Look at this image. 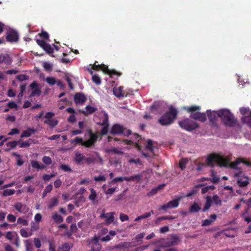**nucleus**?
<instances>
[{
    "label": "nucleus",
    "mask_w": 251,
    "mask_h": 251,
    "mask_svg": "<svg viewBox=\"0 0 251 251\" xmlns=\"http://www.w3.org/2000/svg\"><path fill=\"white\" fill-rule=\"evenodd\" d=\"M206 163L208 166L211 167L216 164L220 166L227 167L229 165L230 160L227 157L213 153L208 156Z\"/></svg>",
    "instance_id": "nucleus-1"
},
{
    "label": "nucleus",
    "mask_w": 251,
    "mask_h": 251,
    "mask_svg": "<svg viewBox=\"0 0 251 251\" xmlns=\"http://www.w3.org/2000/svg\"><path fill=\"white\" fill-rule=\"evenodd\" d=\"M218 117L220 118L223 123L226 126L233 127L237 123V120L230 111L226 109L218 110Z\"/></svg>",
    "instance_id": "nucleus-2"
},
{
    "label": "nucleus",
    "mask_w": 251,
    "mask_h": 251,
    "mask_svg": "<svg viewBox=\"0 0 251 251\" xmlns=\"http://www.w3.org/2000/svg\"><path fill=\"white\" fill-rule=\"evenodd\" d=\"M177 114V110L173 106H171L169 111L162 116L159 119V123L162 126H167L172 124L176 119Z\"/></svg>",
    "instance_id": "nucleus-3"
},
{
    "label": "nucleus",
    "mask_w": 251,
    "mask_h": 251,
    "mask_svg": "<svg viewBox=\"0 0 251 251\" xmlns=\"http://www.w3.org/2000/svg\"><path fill=\"white\" fill-rule=\"evenodd\" d=\"M164 239H161L158 241V243L160 244L158 246L160 248H168L172 246L178 245L181 240L179 237L176 234H172L170 235V238H167L164 243H160L164 241Z\"/></svg>",
    "instance_id": "nucleus-4"
},
{
    "label": "nucleus",
    "mask_w": 251,
    "mask_h": 251,
    "mask_svg": "<svg viewBox=\"0 0 251 251\" xmlns=\"http://www.w3.org/2000/svg\"><path fill=\"white\" fill-rule=\"evenodd\" d=\"M179 125L182 128L189 131L194 130L199 127L197 123L189 119H186L179 122Z\"/></svg>",
    "instance_id": "nucleus-5"
},
{
    "label": "nucleus",
    "mask_w": 251,
    "mask_h": 251,
    "mask_svg": "<svg viewBox=\"0 0 251 251\" xmlns=\"http://www.w3.org/2000/svg\"><path fill=\"white\" fill-rule=\"evenodd\" d=\"M100 115L103 116L104 120L102 122L99 121L97 122V125L103 126L101 129L100 134L101 135H105L107 134L108 131V127L109 126L108 123L109 117L108 114L106 113L101 112Z\"/></svg>",
    "instance_id": "nucleus-6"
},
{
    "label": "nucleus",
    "mask_w": 251,
    "mask_h": 251,
    "mask_svg": "<svg viewBox=\"0 0 251 251\" xmlns=\"http://www.w3.org/2000/svg\"><path fill=\"white\" fill-rule=\"evenodd\" d=\"M141 139V136L137 134H134L132 135L131 140H124V142L128 145L134 146L139 151H140L142 150V147L139 144L138 142H139Z\"/></svg>",
    "instance_id": "nucleus-7"
},
{
    "label": "nucleus",
    "mask_w": 251,
    "mask_h": 251,
    "mask_svg": "<svg viewBox=\"0 0 251 251\" xmlns=\"http://www.w3.org/2000/svg\"><path fill=\"white\" fill-rule=\"evenodd\" d=\"M36 41L37 44L47 53L51 54L53 53L54 50L50 45L47 43L45 41L42 40L37 39Z\"/></svg>",
    "instance_id": "nucleus-8"
},
{
    "label": "nucleus",
    "mask_w": 251,
    "mask_h": 251,
    "mask_svg": "<svg viewBox=\"0 0 251 251\" xmlns=\"http://www.w3.org/2000/svg\"><path fill=\"white\" fill-rule=\"evenodd\" d=\"M180 198L173 200L169 201L167 204L161 206L159 209L166 210L168 208H174L178 207Z\"/></svg>",
    "instance_id": "nucleus-9"
},
{
    "label": "nucleus",
    "mask_w": 251,
    "mask_h": 251,
    "mask_svg": "<svg viewBox=\"0 0 251 251\" xmlns=\"http://www.w3.org/2000/svg\"><path fill=\"white\" fill-rule=\"evenodd\" d=\"M6 40L9 42H15L19 39V34L18 32L14 30H11L7 32L6 36Z\"/></svg>",
    "instance_id": "nucleus-10"
},
{
    "label": "nucleus",
    "mask_w": 251,
    "mask_h": 251,
    "mask_svg": "<svg viewBox=\"0 0 251 251\" xmlns=\"http://www.w3.org/2000/svg\"><path fill=\"white\" fill-rule=\"evenodd\" d=\"M14 208L19 212L23 214H25L29 211V208L22 202H18L14 205Z\"/></svg>",
    "instance_id": "nucleus-11"
},
{
    "label": "nucleus",
    "mask_w": 251,
    "mask_h": 251,
    "mask_svg": "<svg viewBox=\"0 0 251 251\" xmlns=\"http://www.w3.org/2000/svg\"><path fill=\"white\" fill-rule=\"evenodd\" d=\"M113 212H109L105 213L104 212H103L100 216V218H105V222L107 224L110 225L112 223L114 220V217L113 215Z\"/></svg>",
    "instance_id": "nucleus-12"
},
{
    "label": "nucleus",
    "mask_w": 251,
    "mask_h": 251,
    "mask_svg": "<svg viewBox=\"0 0 251 251\" xmlns=\"http://www.w3.org/2000/svg\"><path fill=\"white\" fill-rule=\"evenodd\" d=\"M111 134L118 135L123 134L124 132V127L119 124H114L110 131Z\"/></svg>",
    "instance_id": "nucleus-13"
},
{
    "label": "nucleus",
    "mask_w": 251,
    "mask_h": 251,
    "mask_svg": "<svg viewBox=\"0 0 251 251\" xmlns=\"http://www.w3.org/2000/svg\"><path fill=\"white\" fill-rule=\"evenodd\" d=\"M99 237L95 236L92 241L91 251H100L101 249V246L99 243Z\"/></svg>",
    "instance_id": "nucleus-14"
},
{
    "label": "nucleus",
    "mask_w": 251,
    "mask_h": 251,
    "mask_svg": "<svg viewBox=\"0 0 251 251\" xmlns=\"http://www.w3.org/2000/svg\"><path fill=\"white\" fill-rule=\"evenodd\" d=\"M86 100V96L81 93H76L74 96V101L76 104H83Z\"/></svg>",
    "instance_id": "nucleus-15"
},
{
    "label": "nucleus",
    "mask_w": 251,
    "mask_h": 251,
    "mask_svg": "<svg viewBox=\"0 0 251 251\" xmlns=\"http://www.w3.org/2000/svg\"><path fill=\"white\" fill-rule=\"evenodd\" d=\"M242 162V159H238L235 161L232 162L231 165L230 167L233 169L239 170V171L238 172L235 173L234 174V176L235 177H239L241 176V174L242 173V171H241L237 166L238 164H239Z\"/></svg>",
    "instance_id": "nucleus-16"
},
{
    "label": "nucleus",
    "mask_w": 251,
    "mask_h": 251,
    "mask_svg": "<svg viewBox=\"0 0 251 251\" xmlns=\"http://www.w3.org/2000/svg\"><path fill=\"white\" fill-rule=\"evenodd\" d=\"M206 113L209 120L210 122H214L217 119L218 114V111H211L210 110H207Z\"/></svg>",
    "instance_id": "nucleus-17"
},
{
    "label": "nucleus",
    "mask_w": 251,
    "mask_h": 251,
    "mask_svg": "<svg viewBox=\"0 0 251 251\" xmlns=\"http://www.w3.org/2000/svg\"><path fill=\"white\" fill-rule=\"evenodd\" d=\"M142 176H143L142 175L138 174V175H135L134 176H125L124 179H125V180H126L127 181H135L137 183H138L140 181Z\"/></svg>",
    "instance_id": "nucleus-18"
},
{
    "label": "nucleus",
    "mask_w": 251,
    "mask_h": 251,
    "mask_svg": "<svg viewBox=\"0 0 251 251\" xmlns=\"http://www.w3.org/2000/svg\"><path fill=\"white\" fill-rule=\"evenodd\" d=\"M84 159L85 156L83 155L82 153L79 152H76L75 153L74 160L77 164H84Z\"/></svg>",
    "instance_id": "nucleus-19"
},
{
    "label": "nucleus",
    "mask_w": 251,
    "mask_h": 251,
    "mask_svg": "<svg viewBox=\"0 0 251 251\" xmlns=\"http://www.w3.org/2000/svg\"><path fill=\"white\" fill-rule=\"evenodd\" d=\"M97 110L96 107L87 105L85 107V110H80V112L85 115L92 114Z\"/></svg>",
    "instance_id": "nucleus-20"
},
{
    "label": "nucleus",
    "mask_w": 251,
    "mask_h": 251,
    "mask_svg": "<svg viewBox=\"0 0 251 251\" xmlns=\"http://www.w3.org/2000/svg\"><path fill=\"white\" fill-rule=\"evenodd\" d=\"M12 60L7 54H0V63H4L6 65L10 64Z\"/></svg>",
    "instance_id": "nucleus-21"
},
{
    "label": "nucleus",
    "mask_w": 251,
    "mask_h": 251,
    "mask_svg": "<svg viewBox=\"0 0 251 251\" xmlns=\"http://www.w3.org/2000/svg\"><path fill=\"white\" fill-rule=\"evenodd\" d=\"M100 70H102L104 73L109 75L118 74V73L116 71L109 70L108 66L103 64L100 65Z\"/></svg>",
    "instance_id": "nucleus-22"
},
{
    "label": "nucleus",
    "mask_w": 251,
    "mask_h": 251,
    "mask_svg": "<svg viewBox=\"0 0 251 251\" xmlns=\"http://www.w3.org/2000/svg\"><path fill=\"white\" fill-rule=\"evenodd\" d=\"M36 132V130L33 128H31L30 127L27 128V130H24L21 135V137H28L31 135L32 134L35 133Z\"/></svg>",
    "instance_id": "nucleus-23"
},
{
    "label": "nucleus",
    "mask_w": 251,
    "mask_h": 251,
    "mask_svg": "<svg viewBox=\"0 0 251 251\" xmlns=\"http://www.w3.org/2000/svg\"><path fill=\"white\" fill-rule=\"evenodd\" d=\"M73 247V244L70 243H65L62 244L58 249V251H70Z\"/></svg>",
    "instance_id": "nucleus-24"
},
{
    "label": "nucleus",
    "mask_w": 251,
    "mask_h": 251,
    "mask_svg": "<svg viewBox=\"0 0 251 251\" xmlns=\"http://www.w3.org/2000/svg\"><path fill=\"white\" fill-rule=\"evenodd\" d=\"M212 203V199L210 196H207L206 198V202L204 206L202 209V211L204 212L208 210Z\"/></svg>",
    "instance_id": "nucleus-25"
},
{
    "label": "nucleus",
    "mask_w": 251,
    "mask_h": 251,
    "mask_svg": "<svg viewBox=\"0 0 251 251\" xmlns=\"http://www.w3.org/2000/svg\"><path fill=\"white\" fill-rule=\"evenodd\" d=\"M58 204V200L56 198H51L48 202L47 206L49 209H52Z\"/></svg>",
    "instance_id": "nucleus-26"
},
{
    "label": "nucleus",
    "mask_w": 251,
    "mask_h": 251,
    "mask_svg": "<svg viewBox=\"0 0 251 251\" xmlns=\"http://www.w3.org/2000/svg\"><path fill=\"white\" fill-rule=\"evenodd\" d=\"M44 123L46 124H47L51 128H53L55 127L58 123V121L56 120H54L52 119L46 120Z\"/></svg>",
    "instance_id": "nucleus-27"
},
{
    "label": "nucleus",
    "mask_w": 251,
    "mask_h": 251,
    "mask_svg": "<svg viewBox=\"0 0 251 251\" xmlns=\"http://www.w3.org/2000/svg\"><path fill=\"white\" fill-rule=\"evenodd\" d=\"M201 209V206L195 202L189 208V212L195 213L199 212Z\"/></svg>",
    "instance_id": "nucleus-28"
},
{
    "label": "nucleus",
    "mask_w": 251,
    "mask_h": 251,
    "mask_svg": "<svg viewBox=\"0 0 251 251\" xmlns=\"http://www.w3.org/2000/svg\"><path fill=\"white\" fill-rule=\"evenodd\" d=\"M243 123L246 124L249 126L251 127V111L249 116H245L241 119Z\"/></svg>",
    "instance_id": "nucleus-29"
},
{
    "label": "nucleus",
    "mask_w": 251,
    "mask_h": 251,
    "mask_svg": "<svg viewBox=\"0 0 251 251\" xmlns=\"http://www.w3.org/2000/svg\"><path fill=\"white\" fill-rule=\"evenodd\" d=\"M52 218L55 223L58 224L62 223L63 221L62 217L57 213L52 214Z\"/></svg>",
    "instance_id": "nucleus-30"
},
{
    "label": "nucleus",
    "mask_w": 251,
    "mask_h": 251,
    "mask_svg": "<svg viewBox=\"0 0 251 251\" xmlns=\"http://www.w3.org/2000/svg\"><path fill=\"white\" fill-rule=\"evenodd\" d=\"M88 134L89 135V140L92 142L94 144H95L98 138V135L97 133H94L92 132L91 130L88 131Z\"/></svg>",
    "instance_id": "nucleus-31"
},
{
    "label": "nucleus",
    "mask_w": 251,
    "mask_h": 251,
    "mask_svg": "<svg viewBox=\"0 0 251 251\" xmlns=\"http://www.w3.org/2000/svg\"><path fill=\"white\" fill-rule=\"evenodd\" d=\"M24 243L26 251H32L33 247L31 240L30 239H27L24 241Z\"/></svg>",
    "instance_id": "nucleus-32"
},
{
    "label": "nucleus",
    "mask_w": 251,
    "mask_h": 251,
    "mask_svg": "<svg viewBox=\"0 0 251 251\" xmlns=\"http://www.w3.org/2000/svg\"><path fill=\"white\" fill-rule=\"evenodd\" d=\"M90 191H91V194L89 195L88 199L92 201L94 203H95V201L97 197V193L93 188H90Z\"/></svg>",
    "instance_id": "nucleus-33"
},
{
    "label": "nucleus",
    "mask_w": 251,
    "mask_h": 251,
    "mask_svg": "<svg viewBox=\"0 0 251 251\" xmlns=\"http://www.w3.org/2000/svg\"><path fill=\"white\" fill-rule=\"evenodd\" d=\"M201 185H200V184H198V185H195L193 188V189L191 190V191L189 192L187 195H186V197H190L195 194H196L198 191V188L199 187H201Z\"/></svg>",
    "instance_id": "nucleus-34"
},
{
    "label": "nucleus",
    "mask_w": 251,
    "mask_h": 251,
    "mask_svg": "<svg viewBox=\"0 0 251 251\" xmlns=\"http://www.w3.org/2000/svg\"><path fill=\"white\" fill-rule=\"evenodd\" d=\"M33 142V140L32 139H29L27 141H24L20 144V148H27L29 147L31 143Z\"/></svg>",
    "instance_id": "nucleus-35"
},
{
    "label": "nucleus",
    "mask_w": 251,
    "mask_h": 251,
    "mask_svg": "<svg viewBox=\"0 0 251 251\" xmlns=\"http://www.w3.org/2000/svg\"><path fill=\"white\" fill-rule=\"evenodd\" d=\"M233 229H225L222 231L223 234L227 237L229 238H234L235 237V235L233 233H232L231 231H233Z\"/></svg>",
    "instance_id": "nucleus-36"
},
{
    "label": "nucleus",
    "mask_w": 251,
    "mask_h": 251,
    "mask_svg": "<svg viewBox=\"0 0 251 251\" xmlns=\"http://www.w3.org/2000/svg\"><path fill=\"white\" fill-rule=\"evenodd\" d=\"M113 94L117 97H122L124 96V95L122 93V89L119 88H114L113 89Z\"/></svg>",
    "instance_id": "nucleus-37"
},
{
    "label": "nucleus",
    "mask_w": 251,
    "mask_h": 251,
    "mask_svg": "<svg viewBox=\"0 0 251 251\" xmlns=\"http://www.w3.org/2000/svg\"><path fill=\"white\" fill-rule=\"evenodd\" d=\"M20 233L21 234V235L24 238L30 237L32 234L31 232L28 233L24 228H23L20 229Z\"/></svg>",
    "instance_id": "nucleus-38"
},
{
    "label": "nucleus",
    "mask_w": 251,
    "mask_h": 251,
    "mask_svg": "<svg viewBox=\"0 0 251 251\" xmlns=\"http://www.w3.org/2000/svg\"><path fill=\"white\" fill-rule=\"evenodd\" d=\"M15 192L14 189H5L3 191L2 196L6 197L13 195Z\"/></svg>",
    "instance_id": "nucleus-39"
},
{
    "label": "nucleus",
    "mask_w": 251,
    "mask_h": 251,
    "mask_svg": "<svg viewBox=\"0 0 251 251\" xmlns=\"http://www.w3.org/2000/svg\"><path fill=\"white\" fill-rule=\"evenodd\" d=\"M20 141H13L8 142L6 144L7 147H9V149L15 148L17 145L18 143H19Z\"/></svg>",
    "instance_id": "nucleus-40"
},
{
    "label": "nucleus",
    "mask_w": 251,
    "mask_h": 251,
    "mask_svg": "<svg viewBox=\"0 0 251 251\" xmlns=\"http://www.w3.org/2000/svg\"><path fill=\"white\" fill-rule=\"evenodd\" d=\"M52 186L51 184L47 185L43 193L42 198H44V197H45V196L47 195V193L50 192L52 190Z\"/></svg>",
    "instance_id": "nucleus-41"
},
{
    "label": "nucleus",
    "mask_w": 251,
    "mask_h": 251,
    "mask_svg": "<svg viewBox=\"0 0 251 251\" xmlns=\"http://www.w3.org/2000/svg\"><path fill=\"white\" fill-rule=\"evenodd\" d=\"M174 219V218L173 216H162V217H160L158 218V219H157L155 223L156 224H158L159 222H160L162 220H173Z\"/></svg>",
    "instance_id": "nucleus-42"
},
{
    "label": "nucleus",
    "mask_w": 251,
    "mask_h": 251,
    "mask_svg": "<svg viewBox=\"0 0 251 251\" xmlns=\"http://www.w3.org/2000/svg\"><path fill=\"white\" fill-rule=\"evenodd\" d=\"M45 81L50 85L51 86H52L54 85L56 83V79L53 77H47Z\"/></svg>",
    "instance_id": "nucleus-43"
},
{
    "label": "nucleus",
    "mask_w": 251,
    "mask_h": 251,
    "mask_svg": "<svg viewBox=\"0 0 251 251\" xmlns=\"http://www.w3.org/2000/svg\"><path fill=\"white\" fill-rule=\"evenodd\" d=\"M92 80L97 85H100L101 83V79L100 77L97 74H95L92 76Z\"/></svg>",
    "instance_id": "nucleus-44"
},
{
    "label": "nucleus",
    "mask_w": 251,
    "mask_h": 251,
    "mask_svg": "<svg viewBox=\"0 0 251 251\" xmlns=\"http://www.w3.org/2000/svg\"><path fill=\"white\" fill-rule=\"evenodd\" d=\"M82 146L86 148H89L94 147L95 144L89 139L87 141H83V142L82 143Z\"/></svg>",
    "instance_id": "nucleus-45"
},
{
    "label": "nucleus",
    "mask_w": 251,
    "mask_h": 251,
    "mask_svg": "<svg viewBox=\"0 0 251 251\" xmlns=\"http://www.w3.org/2000/svg\"><path fill=\"white\" fill-rule=\"evenodd\" d=\"M187 160L185 158L182 159L179 161V166L181 170H183L186 168V165L187 163Z\"/></svg>",
    "instance_id": "nucleus-46"
},
{
    "label": "nucleus",
    "mask_w": 251,
    "mask_h": 251,
    "mask_svg": "<svg viewBox=\"0 0 251 251\" xmlns=\"http://www.w3.org/2000/svg\"><path fill=\"white\" fill-rule=\"evenodd\" d=\"M70 142L71 143H74L75 145L80 144L81 145L82 143L83 142L82 138L79 137H76L75 139H72Z\"/></svg>",
    "instance_id": "nucleus-47"
},
{
    "label": "nucleus",
    "mask_w": 251,
    "mask_h": 251,
    "mask_svg": "<svg viewBox=\"0 0 251 251\" xmlns=\"http://www.w3.org/2000/svg\"><path fill=\"white\" fill-rule=\"evenodd\" d=\"M94 162H95L94 157H86L85 156L84 164H87V165H90L91 164L93 163Z\"/></svg>",
    "instance_id": "nucleus-48"
},
{
    "label": "nucleus",
    "mask_w": 251,
    "mask_h": 251,
    "mask_svg": "<svg viewBox=\"0 0 251 251\" xmlns=\"http://www.w3.org/2000/svg\"><path fill=\"white\" fill-rule=\"evenodd\" d=\"M42 161L46 165H49L51 164L52 160L49 156H44L42 158Z\"/></svg>",
    "instance_id": "nucleus-49"
},
{
    "label": "nucleus",
    "mask_w": 251,
    "mask_h": 251,
    "mask_svg": "<svg viewBox=\"0 0 251 251\" xmlns=\"http://www.w3.org/2000/svg\"><path fill=\"white\" fill-rule=\"evenodd\" d=\"M146 148L148 150H149L151 151H153V145H152V141L151 139H149L147 141V143L146 146Z\"/></svg>",
    "instance_id": "nucleus-50"
},
{
    "label": "nucleus",
    "mask_w": 251,
    "mask_h": 251,
    "mask_svg": "<svg viewBox=\"0 0 251 251\" xmlns=\"http://www.w3.org/2000/svg\"><path fill=\"white\" fill-rule=\"evenodd\" d=\"M38 35L42 38L46 40H48L49 38V35L48 33L45 31L42 30V31L38 34Z\"/></svg>",
    "instance_id": "nucleus-51"
},
{
    "label": "nucleus",
    "mask_w": 251,
    "mask_h": 251,
    "mask_svg": "<svg viewBox=\"0 0 251 251\" xmlns=\"http://www.w3.org/2000/svg\"><path fill=\"white\" fill-rule=\"evenodd\" d=\"M186 109L188 112H192V113H193L199 110L200 109V107L199 106L193 105L187 108Z\"/></svg>",
    "instance_id": "nucleus-52"
},
{
    "label": "nucleus",
    "mask_w": 251,
    "mask_h": 251,
    "mask_svg": "<svg viewBox=\"0 0 251 251\" xmlns=\"http://www.w3.org/2000/svg\"><path fill=\"white\" fill-rule=\"evenodd\" d=\"M16 78L19 81L27 80L29 79V76L26 75H19L16 76Z\"/></svg>",
    "instance_id": "nucleus-53"
},
{
    "label": "nucleus",
    "mask_w": 251,
    "mask_h": 251,
    "mask_svg": "<svg viewBox=\"0 0 251 251\" xmlns=\"http://www.w3.org/2000/svg\"><path fill=\"white\" fill-rule=\"evenodd\" d=\"M212 200L216 205H220L222 204V201L217 195H214L212 199Z\"/></svg>",
    "instance_id": "nucleus-54"
},
{
    "label": "nucleus",
    "mask_w": 251,
    "mask_h": 251,
    "mask_svg": "<svg viewBox=\"0 0 251 251\" xmlns=\"http://www.w3.org/2000/svg\"><path fill=\"white\" fill-rule=\"evenodd\" d=\"M17 224L23 226H27L28 222L27 220L20 217L17 219Z\"/></svg>",
    "instance_id": "nucleus-55"
},
{
    "label": "nucleus",
    "mask_w": 251,
    "mask_h": 251,
    "mask_svg": "<svg viewBox=\"0 0 251 251\" xmlns=\"http://www.w3.org/2000/svg\"><path fill=\"white\" fill-rule=\"evenodd\" d=\"M33 243L36 248L39 249L41 247V243L39 238H34L33 239Z\"/></svg>",
    "instance_id": "nucleus-56"
},
{
    "label": "nucleus",
    "mask_w": 251,
    "mask_h": 251,
    "mask_svg": "<svg viewBox=\"0 0 251 251\" xmlns=\"http://www.w3.org/2000/svg\"><path fill=\"white\" fill-rule=\"evenodd\" d=\"M60 168L61 170H62L63 171H64L65 172H71L72 171V169L67 165L61 164L60 166Z\"/></svg>",
    "instance_id": "nucleus-57"
},
{
    "label": "nucleus",
    "mask_w": 251,
    "mask_h": 251,
    "mask_svg": "<svg viewBox=\"0 0 251 251\" xmlns=\"http://www.w3.org/2000/svg\"><path fill=\"white\" fill-rule=\"evenodd\" d=\"M109 152L113 153L118 154H123L124 152L121 151V149L118 148H113L109 150Z\"/></svg>",
    "instance_id": "nucleus-58"
},
{
    "label": "nucleus",
    "mask_w": 251,
    "mask_h": 251,
    "mask_svg": "<svg viewBox=\"0 0 251 251\" xmlns=\"http://www.w3.org/2000/svg\"><path fill=\"white\" fill-rule=\"evenodd\" d=\"M237 183L240 187H245L248 185L249 184V181L248 180H242L240 179H238Z\"/></svg>",
    "instance_id": "nucleus-59"
},
{
    "label": "nucleus",
    "mask_w": 251,
    "mask_h": 251,
    "mask_svg": "<svg viewBox=\"0 0 251 251\" xmlns=\"http://www.w3.org/2000/svg\"><path fill=\"white\" fill-rule=\"evenodd\" d=\"M43 66H44V69L46 71H50L52 69L53 65L51 64L50 63L45 62L44 63Z\"/></svg>",
    "instance_id": "nucleus-60"
},
{
    "label": "nucleus",
    "mask_w": 251,
    "mask_h": 251,
    "mask_svg": "<svg viewBox=\"0 0 251 251\" xmlns=\"http://www.w3.org/2000/svg\"><path fill=\"white\" fill-rule=\"evenodd\" d=\"M41 90L40 89V88L32 90V91L30 95V97H32L34 96H39L41 95Z\"/></svg>",
    "instance_id": "nucleus-61"
},
{
    "label": "nucleus",
    "mask_w": 251,
    "mask_h": 251,
    "mask_svg": "<svg viewBox=\"0 0 251 251\" xmlns=\"http://www.w3.org/2000/svg\"><path fill=\"white\" fill-rule=\"evenodd\" d=\"M213 222H212L210 219H205L204 220H203L202 221V226H210L211 225Z\"/></svg>",
    "instance_id": "nucleus-62"
},
{
    "label": "nucleus",
    "mask_w": 251,
    "mask_h": 251,
    "mask_svg": "<svg viewBox=\"0 0 251 251\" xmlns=\"http://www.w3.org/2000/svg\"><path fill=\"white\" fill-rule=\"evenodd\" d=\"M39 226L38 224H35L34 223H31V226L30 228V230L31 231H37L39 229Z\"/></svg>",
    "instance_id": "nucleus-63"
},
{
    "label": "nucleus",
    "mask_w": 251,
    "mask_h": 251,
    "mask_svg": "<svg viewBox=\"0 0 251 251\" xmlns=\"http://www.w3.org/2000/svg\"><path fill=\"white\" fill-rule=\"evenodd\" d=\"M249 111L250 109L249 107H241L240 109V112L243 115H246Z\"/></svg>",
    "instance_id": "nucleus-64"
}]
</instances>
